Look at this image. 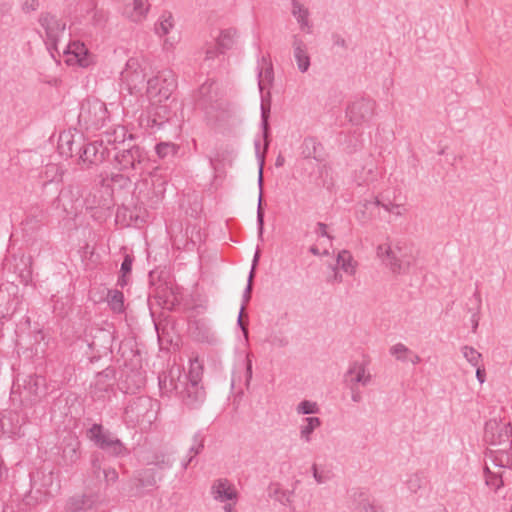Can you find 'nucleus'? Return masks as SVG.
Instances as JSON below:
<instances>
[{"label": "nucleus", "instance_id": "nucleus-46", "mask_svg": "<svg viewBox=\"0 0 512 512\" xmlns=\"http://www.w3.org/2000/svg\"><path fill=\"white\" fill-rule=\"evenodd\" d=\"M389 352L397 360L402 361V362H407L408 355L412 354V351L403 343H397V344L393 345L390 348Z\"/></svg>", "mask_w": 512, "mask_h": 512}, {"label": "nucleus", "instance_id": "nucleus-55", "mask_svg": "<svg viewBox=\"0 0 512 512\" xmlns=\"http://www.w3.org/2000/svg\"><path fill=\"white\" fill-rule=\"evenodd\" d=\"M244 365H245V386H246V388H248L250 385V381L252 379V374H253L252 360H251L250 354H247V356L244 360Z\"/></svg>", "mask_w": 512, "mask_h": 512}, {"label": "nucleus", "instance_id": "nucleus-48", "mask_svg": "<svg viewBox=\"0 0 512 512\" xmlns=\"http://www.w3.org/2000/svg\"><path fill=\"white\" fill-rule=\"evenodd\" d=\"M296 410L298 414L309 415L318 413L319 407L316 402L303 400L298 404Z\"/></svg>", "mask_w": 512, "mask_h": 512}, {"label": "nucleus", "instance_id": "nucleus-58", "mask_svg": "<svg viewBox=\"0 0 512 512\" xmlns=\"http://www.w3.org/2000/svg\"><path fill=\"white\" fill-rule=\"evenodd\" d=\"M253 279H254L253 272L249 273L248 283H247V286H246V288H245V290L243 292V304L242 305H244V306L251 299V293H252V288H253Z\"/></svg>", "mask_w": 512, "mask_h": 512}, {"label": "nucleus", "instance_id": "nucleus-59", "mask_svg": "<svg viewBox=\"0 0 512 512\" xmlns=\"http://www.w3.org/2000/svg\"><path fill=\"white\" fill-rule=\"evenodd\" d=\"M93 24L96 26H102L107 21V15L102 10H95L92 17Z\"/></svg>", "mask_w": 512, "mask_h": 512}, {"label": "nucleus", "instance_id": "nucleus-64", "mask_svg": "<svg viewBox=\"0 0 512 512\" xmlns=\"http://www.w3.org/2000/svg\"><path fill=\"white\" fill-rule=\"evenodd\" d=\"M205 54H206V56H205L206 60H212V59H215L221 53H220V49L218 48V45L216 44V46L208 48L206 50Z\"/></svg>", "mask_w": 512, "mask_h": 512}, {"label": "nucleus", "instance_id": "nucleus-41", "mask_svg": "<svg viewBox=\"0 0 512 512\" xmlns=\"http://www.w3.org/2000/svg\"><path fill=\"white\" fill-rule=\"evenodd\" d=\"M174 27L173 16L171 12H163L160 16L158 22L155 24V33L162 37L169 33V31Z\"/></svg>", "mask_w": 512, "mask_h": 512}, {"label": "nucleus", "instance_id": "nucleus-33", "mask_svg": "<svg viewBox=\"0 0 512 512\" xmlns=\"http://www.w3.org/2000/svg\"><path fill=\"white\" fill-rule=\"evenodd\" d=\"M270 111H271V101H270V94L268 93V99L265 100L264 98H262V102H261V127H262L264 142H265L264 143L265 150H267L268 146H269Z\"/></svg>", "mask_w": 512, "mask_h": 512}, {"label": "nucleus", "instance_id": "nucleus-61", "mask_svg": "<svg viewBox=\"0 0 512 512\" xmlns=\"http://www.w3.org/2000/svg\"><path fill=\"white\" fill-rule=\"evenodd\" d=\"M105 481L110 483H115L118 480V473L115 469L109 468L103 470Z\"/></svg>", "mask_w": 512, "mask_h": 512}, {"label": "nucleus", "instance_id": "nucleus-37", "mask_svg": "<svg viewBox=\"0 0 512 512\" xmlns=\"http://www.w3.org/2000/svg\"><path fill=\"white\" fill-rule=\"evenodd\" d=\"M192 442L189 448V457L182 463L183 469H187L193 459L203 451L205 436L201 432H197L194 434Z\"/></svg>", "mask_w": 512, "mask_h": 512}, {"label": "nucleus", "instance_id": "nucleus-1", "mask_svg": "<svg viewBox=\"0 0 512 512\" xmlns=\"http://www.w3.org/2000/svg\"><path fill=\"white\" fill-rule=\"evenodd\" d=\"M126 131L118 127L113 133H106L107 145H113L116 167L131 176L142 174L146 169L149 158L145 149L139 145L125 143Z\"/></svg>", "mask_w": 512, "mask_h": 512}, {"label": "nucleus", "instance_id": "nucleus-12", "mask_svg": "<svg viewBox=\"0 0 512 512\" xmlns=\"http://www.w3.org/2000/svg\"><path fill=\"white\" fill-rule=\"evenodd\" d=\"M111 149L106 143V138L100 141L86 142L84 139L83 149L81 150L78 164H83L87 168L92 165H99L110 159Z\"/></svg>", "mask_w": 512, "mask_h": 512}, {"label": "nucleus", "instance_id": "nucleus-28", "mask_svg": "<svg viewBox=\"0 0 512 512\" xmlns=\"http://www.w3.org/2000/svg\"><path fill=\"white\" fill-rule=\"evenodd\" d=\"M95 500L92 495H75L68 499L65 505L66 512H87L94 506Z\"/></svg>", "mask_w": 512, "mask_h": 512}, {"label": "nucleus", "instance_id": "nucleus-8", "mask_svg": "<svg viewBox=\"0 0 512 512\" xmlns=\"http://www.w3.org/2000/svg\"><path fill=\"white\" fill-rule=\"evenodd\" d=\"M53 471L38 469L30 473V491L24 498L26 505L35 506L53 496Z\"/></svg>", "mask_w": 512, "mask_h": 512}, {"label": "nucleus", "instance_id": "nucleus-13", "mask_svg": "<svg viewBox=\"0 0 512 512\" xmlns=\"http://www.w3.org/2000/svg\"><path fill=\"white\" fill-rule=\"evenodd\" d=\"M512 436V427L509 422L490 419L485 423L484 440L490 446L497 448L509 445Z\"/></svg>", "mask_w": 512, "mask_h": 512}, {"label": "nucleus", "instance_id": "nucleus-62", "mask_svg": "<svg viewBox=\"0 0 512 512\" xmlns=\"http://www.w3.org/2000/svg\"><path fill=\"white\" fill-rule=\"evenodd\" d=\"M332 42L334 46L341 47L343 49H347V43L346 40L338 33H333L332 36Z\"/></svg>", "mask_w": 512, "mask_h": 512}, {"label": "nucleus", "instance_id": "nucleus-4", "mask_svg": "<svg viewBox=\"0 0 512 512\" xmlns=\"http://www.w3.org/2000/svg\"><path fill=\"white\" fill-rule=\"evenodd\" d=\"M177 88V80L172 70H163L146 81V95L150 104L169 101Z\"/></svg>", "mask_w": 512, "mask_h": 512}, {"label": "nucleus", "instance_id": "nucleus-44", "mask_svg": "<svg viewBox=\"0 0 512 512\" xmlns=\"http://www.w3.org/2000/svg\"><path fill=\"white\" fill-rule=\"evenodd\" d=\"M377 179V169L375 165L363 166L358 176V185L369 184Z\"/></svg>", "mask_w": 512, "mask_h": 512}, {"label": "nucleus", "instance_id": "nucleus-31", "mask_svg": "<svg viewBox=\"0 0 512 512\" xmlns=\"http://www.w3.org/2000/svg\"><path fill=\"white\" fill-rule=\"evenodd\" d=\"M84 205L86 209H109L112 205V199L105 198L102 195V191L99 189H96L94 192H90L85 198H84Z\"/></svg>", "mask_w": 512, "mask_h": 512}, {"label": "nucleus", "instance_id": "nucleus-30", "mask_svg": "<svg viewBox=\"0 0 512 512\" xmlns=\"http://www.w3.org/2000/svg\"><path fill=\"white\" fill-rule=\"evenodd\" d=\"M292 15L296 18L300 28L308 33L311 32L312 24L309 21L310 12L298 0H291Z\"/></svg>", "mask_w": 512, "mask_h": 512}, {"label": "nucleus", "instance_id": "nucleus-15", "mask_svg": "<svg viewBox=\"0 0 512 512\" xmlns=\"http://www.w3.org/2000/svg\"><path fill=\"white\" fill-rule=\"evenodd\" d=\"M376 102L371 98L361 97L352 101L346 108V117L353 125H362L372 119Z\"/></svg>", "mask_w": 512, "mask_h": 512}, {"label": "nucleus", "instance_id": "nucleus-6", "mask_svg": "<svg viewBox=\"0 0 512 512\" xmlns=\"http://www.w3.org/2000/svg\"><path fill=\"white\" fill-rule=\"evenodd\" d=\"M109 120L106 104L99 99H86L81 103L78 115L80 127L86 131H97Z\"/></svg>", "mask_w": 512, "mask_h": 512}, {"label": "nucleus", "instance_id": "nucleus-50", "mask_svg": "<svg viewBox=\"0 0 512 512\" xmlns=\"http://www.w3.org/2000/svg\"><path fill=\"white\" fill-rule=\"evenodd\" d=\"M140 485L142 487H152L155 486L157 481L155 478V473L152 469L144 470L139 478Z\"/></svg>", "mask_w": 512, "mask_h": 512}, {"label": "nucleus", "instance_id": "nucleus-17", "mask_svg": "<svg viewBox=\"0 0 512 512\" xmlns=\"http://www.w3.org/2000/svg\"><path fill=\"white\" fill-rule=\"evenodd\" d=\"M84 136L82 134L73 135L69 132L61 133L58 140V151L61 156L79 159L83 149Z\"/></svg>", "mask_w": 512, "mask_h": 512}, {"label": "nucleus", "instance_id": "nucleus-52", "mask_svg": "<svg viewBox=\"0 0 512 512\" xmlns=\"http://www.w3.org/2000/svg\"><path fill=\"white\" fill-rule=\"evenodd\" d=\"M485 483L488 487H490L491 489H493L495 491H497L504 485L502 476L500 474H497L494 472L491 475L486 477Z\"/></svg>", "mask_w": 512, "mask_h": 512}, {"label": "nucleus", "instance_id": "nucleus-63", "mask_svg": "<svg viewBox=\"0 0 512 512\" xmlns=\"http://www.w3.org/2000/svg\"><path fill=\"white\" fill-rule=\"evenodd\" d=\"M312 472H313V477L315 479V481L318 483V484H323L325 483L327 480H328V477L324 476L322 473H319L318 472V469H317V465L316 464H313L312 466Z\"/></svg>", "mask_w": 512, "mask_h": 512}, {"label": "nucleus", "instance_id": "nucleus-38", "mask_svg": "<svg viewBox=\"0 0 512 512\" xmlns=\"http://www.w3.org/2000/svg\"><path fill=\"white\" fill-rule=\"evenodd\" d=\"M107 303L114 313L120 314L125 311L124 294L117 289L108 290Z\"/></svg>", "mask_w": 512, "mask_h": 512}, {"label": "nucleus", "instance_id": "nucleus-16", "mask_svg": "<svg viewBox=\"0 0 512 512\" xmlns=\"http://www.w3.org/2000/svg\"><path fill=\"white\" fill-rule=\"evenodd\" d=\"M23 393L31 404L42 401L49 395L46 378L41 375H29L24 379Z\"/></svg>", "mask_w": 512, "mask_h": 512}, {"label": "nucleus", "instance_id": "nucleus-19", "mask_svg": "<svg viewBox=\"0 0 512 512\" xmlns=\"http://www.w3.org/2000/svg\"><path fill=\"white\" fill-rule=\"evenodd\" d=\"M172 116V110L166 102L150 104L148 116L146 118L147 126L160 129Z\"/></svg>", "mask_w": 512, "mask_h": 512}, {"label": "nucleus", "instance_id": "nucleus-7", "mask_svg": "<svg viewBox=\"0 0 512 512\" xmlns=\"http://www.w3.org/2000/svg\"><path fill=\"white\" fill-rule=\"evenodd\" d=\"M156 403L148 396L132 398L124 409L125 421L132 425L150 426L157 418Z\"/></svg>", "mask_w": 512, "mask_h": 512}, {"label": "nucleus", "instance_id": "nucleus-49", "mask_svg": "<svg viewBox=\"0 0 512 512\" xmlns=\"http://www.w3.org/2000/svg\"><path fill=\"white\" fill-rule=\"evenodd\" d=\"M294 493V491H287L282 490L279 486V484L275 485V489L273 490V493L271 494V497H274L275 500L279 501L283 505H288L291 500L290 496Z\"/></svg>", "mask_w": 512, "mask_h": 512}, {"label": "nucleus", "instance_id": "nucleus-24", "mask_svg": "<svg viewBox=\"0 0 512 512\" xmlns=\"http://www.w3.org/2000/svg\"><path fill=\"white\" fill-rule=\"evenodd\" d=\"M486 456L489 457L492 462L501 468H511L512 467V440L509 442V445L496 448V449H488L486 452Z\"/></svg>", "mask_w": 512, "mask_h": 512}, {"label": "nucleus", "instance_id": "nucleus-43", "mask_svg": "<svg viewBox=\"0 0 512 512\" xmlns=\"http://www.w3.org/2000/svg\"><path fill=\"white\" fill-rule=\"evenodd\" d=\"M305 421L306 425L301 427L300 436L306 442H309L311 440L310 435L321 425V420L318 417H307Z\"/></svg>", "mask_w": 512, "mask_h": 512}, {"label": "nucleus", "instance_id": "nucleus-3", "mask_svg": "<svg viewBox=\"0 0 512 512\" xmlns=\"http://www.w3.org/2000/svg\"><path fill=\"white\" fill-rule=\"evenodd\" d=\"M403 241H397L394 246L388 243L380 244L377 247V256L390 269L393 274H404L409 271L414 258L407 252Z\"/></svg>", "mask_w": 512, "mask_h": 512}, {"label": "nucleus", "instance_id": "nucleus-54", "mask_svg": "<svg viewBox=\"0 0 512 512\" xmlns=\"http://www.w3.org/2000/svg\"><path fill=\"white\" fill-rule=\"evenodd\" d=\"M130 175L131 174H112L110 178V182L113 185H118L120 188L126 187L130 183Z\"/></svg>", "mask_w": 512, "mask_h": 512}, {"label": "nucleus", "instance_id": "nucleus-20", "mask_svg": "<svg viewBox=\"0 0 512 512\" xmlns=\"http://www.w3.org/2000/svg\"><path fill=\"white\" fill-rule=\"evenodd\" d=\"M64 53L70 55V57L67 58V63H72L74 61L83 68L90 66L92 63V55L82 42H71Z\"/></svg>", "mask_w": 512, "mask_h": 512}, {"label": "nucleus", "instance_id": "nucleus-51", "mask_svg": "<svg viewBox=\"0 0 512 512\" xmlns=\"http://www.w3.org/2000/svg\"><path fill=\"white\" fill-rule=\"evenodd\" d=\"M151 463L158 466L161 469L169 468L172 466V461L164 453H155L153 455Z\"/></svg>", "mask_w": 512, "mask_h": 512}, {"label": "nucleus", "instance_id": "nucleus-18", "mask_svg": "<svg viewBox=\"0 0 512 512\" xmlns=\"http://www.w3.org/2000/svg\"><path fill=\"white\" fill-rule=\"evenodd\" d=\"M371 379L372 376L367 372L366 363L360 361L351 362L344 374V382L348 388L358 387V385L367 386Z\"/></svg>", "mask_w": 512, "mask_h": 512}, {"label": "nucleus", "instance_id": "nucleus-35", "mask_svg": "<svg viewBox=\"0 0 512 512\" xmlns=\"http://www.w3.org/2000/svg\"><path fill=\"white\" fill-rule=\"evenodd\" d=\"M263 167L259 165V177H258V185L260 188L258 205H257V228H258V237L261 241H263V232H264V209H263V194H262V186H263Z\"/></svg>", "mask_w": 512, "mask_h": 512}, {"label": "nucleus", "instance_id": "nucleus-36", "mask_svg": "<svg viewBox=\"0 0 512 512\" xmlns=\"http://www.w3.org/2000/svg\"><path fill=\"white\" fill-rule=\"evenodd\" d=\"M337 265L347 274L354 275L356 272L357 262L348 250H341L337 255Z\"/></svg>", "mask_w": 512, "mask_h": 512}, {"label": "nucleus", "instance_id": "nucleus-5", "mask_svg": "<svg viewBox=\"0 0 512 512\" xmlns=\"http://www.w3.org/2000/svg\"><path fill=\"white\" fill-rule=\"evenodd\" d=\"M87 438L104 452L113 457H125L130 454L126 445L102 424L94 423L87 430Z\"/></svg>", "mask_w": 512, "mask_h": 512}, {"label": "nucleus", "instance_id": "nucleus-2", "mask_svg": "<svg viewBox=\"0 0 512 512\" xmlns=\"http://www.w3.org/2000/svg\"><path fill=\"white\" fill-rule=\"evenodd\" d=\"M159 387L162 394L169 395L174 392L188 409H198L206 398L200 374L193 370L188 374L180 375L177 379H174L172 376H160Z\"/></svg>", "mask_w": 512, "mask_h": 512}, {"label": "nucleus", "instance_id": "nucleus-25", "mask_svg": "<svg viewBox=\"0 0 512 512\" xmlns=\"http://www.w3.org/2000/svg\"><path fill=\"white\" fill-rule=\"evenodd\" d=\"M293 55L300 72L305 73L310 67V56L306 44L298 37H293Z\"/></svg>", "mask_w": 512, "mask_h": 512}, {"label": "nucleus", "instance_id": "nucleus-39", "mask_svg": "<svg viewBox=\"0 0 512 512\" xmlns=\"http://www.w3.org/2000/svg\"><path fill=\"white\" fill-rule=\"evenodd\" d=\"M236 36V29L228 28L221 30L219 36L217 37L216 44L220 49V53H225L227 50H230L234 45V38Z\"/></svg>", "mask_w": 512, "mask_h": 512}, {"label": "nucleus", "instance_id": "nucleus-27", "mask_svg": "<svg viewBox=\"0 0 512 512\" xmlns=\"http://www.w3.org/2000/svg\"><path fill=\"white\" fill-rule=\"evenodd\" d=\"M80 458V442L70 439L62 447L60 464L65 467L73 466Z\"/></svg>", "mask_w": 512, "mask_h": 512}, {"label": "nucleus", "instance_id": "nucleus-11", "mask_svg": "<svg viewBox=\"0 0 512 512\" xmlns=\"http://www.w3.org/2000/svg\"><path fill=\"white\" fill-rule=\"evenodd\" d=\"M116 382V369L108 366L95 375V380L90 386V394L94 401H106L114 392Z\"/></svg>", "mask_w": 512, "mask_h": 512}, {"label": "nucleus", "instance_id": "nucleus-10", "mask_svg": "<svg viewBox=\"0 0 512 512\" xmlns=\"http://www.w3.org/2000/svg\"><path fill=\"white\" fill-rule=\"evenodd\" d=\"M146 74L135 58L128 59L124 70L121 72V82L131 95H142L145 86Z\"/></svg>", "mask_w": 512, "mask_h": 512}, {"label": "nucleus", "instance_id": "nucleus-53", "mask_svg": "<svg viewBox=\"0 0 512 512\" xmlns=\"http://www.w3.org/2000/svg\"><path fill=\"white\" fill-rule=\"evenodd\" d=\"M134 262V256L132 254L126 253L124 255L123 261L120 267V273L124 275H130L132 272V265Z\"/></svg>", "mask_w": 512, "mask_h": 512}, {"label": "nucleus", "instance_id": "nucleus-57", "mask_svg": "<svg viewBox=\"0 0 512 512\" xmlns=\"http://www.w3.org/2000/svg\"><path fill=\"white\" fill-rule=\"evenodd\" d=\"M380 207L384 208L387 212L393 213L396 216H401L403 212L401 211V205L395 204L391 201L388 203H384L381 201Z\"/></svg>", "mask_w": 512, "mask_h": 512}, {"label": "nucleus", "instance_id": "nucleus-42", "mask_svg": "<svg viewBox=\"0 0 512 512\" xmlns=\"http://www.w3.org/2000/svg\"><path fill=\"white\" fill-rule=\"evenodd\" d=\"M461 352L471 366L477 367L482 364V354L474 347L464 345L461 347Z\"/></svg>", "mask_w": 512, "mask_h": 512}, {"label": "nucleus", "instance_id": "nucleus-34", "mask_svg": "<svg viewBox=\"0 0 512 512\" xmlns=\"http://www.w3.org/2000/svg\"><path fill=\"white\" fill-rule=\"evenodd\" d=\"M19 415L17 413H8V415H4L0 419V429L3 433L8 434L9 436H20L21 435V425L13 424L14 421L18 423Z\"/></svg>", "mask_w": 512, "mask_h": 512}, {"label": "nucleus", "instance_id": "nucleus-47", "mask_svg": "<svg viewBox=\"0 0 512 512\" xmlns=\"http://www.w3.org/2000/svg\"><path fill=\"white\" fill-rule=\"evenodd\" d=\"M423 483L424 476L422 475V473L418 472L410 475L406 481L408 489L413 493H416L418 490H420L423 486Z\"/></svg>", "mask_w": 512, "mask_h": 512}, {"label": "nucleus", "instance_id": "nucleus-14", "mask_svg": "<svg viewBox=\"0 0 512 512\" xmlns=\"http://www.w3.org/2000/svg\"><path fill=\"white\" fill-rule=\"evenodd\" d=\"M38 23L45 31V43L48 49L57 50V44L66 29V23L50 12H41Z\"/></svg>", "mask_w": 512, "mask_h": 512}, {"label": "nucleus", "instance_id": "nucleus-9", "mask_svg": "<svg viewBox=\"0 0 512 512\" xmlns=\"http://www.w3.org/2000/svg\"><path fill=\"white\" fill-rule=\"evenodd\" d=\"M166 182L157 179H147L138 183L135 187L134 195L140 205L148 208H156L164 198Z\"/></svg>", "mask_w": 512, "mask_h": 512}, {"label": "nucleus", "instance_id": "nucleus-56", "mask_svg": "<svg viewBox=\"0 0 512 512\" xmlns=\"http://www.w3.org/2000/svg\"><path fill=\"white\" fill-rule=\"evenodd\" d=\"M269 342L271 343V345L279 348L286 347L289 344L288 338L281 334H275L271 336Z\"/></svg>", "mask_w": 512, "mask_h": 512}, {"label": "nucleus", "instance_id": "nucleus-40", "mask_svg": "<svg viewBox=\"0 0 512 512\" xmlns=\"http://www.w3.org/2000/svg\"><path fill=\"white\" fill-rule=\"evenodd\" d=\"M179 146L172 142H160L155 145V152L162 160H172L179 151Z\"/></svg>", "mask_w": 512, "mask_h": 512}, {"label": "nucleus", "instance_id": "nucleus-26", "mask_svg": "<svg viewBox=\"0 0 512 512\" xmlns=\"http://www.w3.org/2000/svg\"><path fill=\"white\" fill-rule=\"evenodd\" d=\"M301 154L306 159H314L317 162L324 160L323 145L317 138L309 136L303 140Z\"/></svg>", "mask_w": 512, "mask_h": 512}, {"label": "nucleus", "instance_id": "nucleus-22", "mask_svg": "<svg viewBox=\"0 0 512 512\" xmlns=\"http://www.w3.org/2000/svg\"><path fill=\"white\" fill-rule=\"evenodd\" d=\"M381 201L378 197L373 200H365L359 203L356 210V219L361 225H366L372 221L379 212Z\"/></svg>", "mask_w": 512, "mask_h": 512}, {"label": "nucleus", "instance_id": "nucleus-29", "mask_svg": "<svg viewBox=\"0 0 512 512\" xmlns=\"http://www.w3.org/2000/svg\"><path fill=\"white\" fill-rule=\"evenodd\" d=\"M148 10L149 5L144 0H134L125 6L123 14L132 22L139 23L145 19Z\"/></svg>", "mask_w": 512, "mask_h": 512}, {"label": "nucleus", "instance_id": "nucleus-60", "mask_svg": "<svg viewBox=\"0 0 512 512\" xmlns=\"http://www.w3.org/2000/svg\"><path fill=\"white\" fill-rule=\"evenodd\" d=\"M39 7L38 0H23L22 11L26 14L36 11Z\"/></svg>", "mask_w": 512, "mask_h": 512}, {"label": "nucleus", "instance_id": "nucleus-45", "mask_svg": "<svg viewBox=\"0 0 512 512\" xmlns=\"http://www.w3.org/2000/svg\"><path fill=\"white\" fill-rule=\"evenodd\" d=\"M481 306H482L481 294L479 291L478 284H476V289H475L473 295L468 299L467 310L471 314H474V313L479 314L480 310H481Z\"/></svg>", "mask_w": 512, "mask_h": 512}, {"label": "nucleus", "instance_id": "nucleus-32", "mask_svg": "<svg viewBox=\"0 0 512 512\" xmlns=\"http://www.w3.org/2000/svg\"><path fill=\"white\" fill-rule=\"evenodd\" d=\"M145 384L144 377L139 370H132L130 373L125 375V379L122 380V389L125 393H135L137 390L142 388Z\"/></svg>", "mask_w": 512, "mask_h": 512}, {"label": "nucleus", "instance_id": "nucleus-21", "mask_svg": "<svg viewBox=\"0 0 512 512\" xmlns=\"http://www.w3.org/2000/svg\"><path fill=\"white\" fill-rule=\"evenodd\" d=\"M211 494L216 501L220 502L238 499L235 486L227 478L216 479L211 486Z\"/></svg>", "mask_w": 512, "mask_h": 512}, {"label": "nucleus", "instance_id": "nucleus-23", "mask_svg": "<svg viewBox=\"0 0 512 512\" xmlns=\"http://www.w3.org/2000/svg\"><path fill=\"white\" fill-rule=\"evenodd\" d=\"M351 498L353 510L355 512H385L381 507H376L370 501L368 492L363 489H355Z\"/></svg>", "mask_w": 512, "mask_h": 512}]
</instances>
